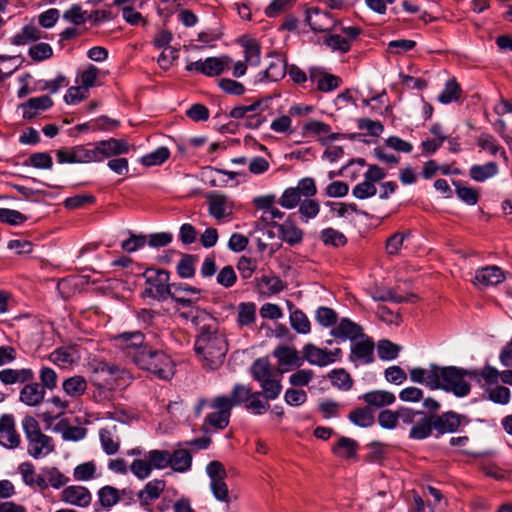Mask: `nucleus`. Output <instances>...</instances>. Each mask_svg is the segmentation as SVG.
<instances>
[{"mask_svg":"<svg viewBox=\"0 0 512 512\" xmlns=\"http://www.w3.org/2000/svg\"><path fill=\"white\" fill-rule=\"evenodd\" d=\"M409 376L412 382L424 384L431 390L442 389L452 392L456 397H465L471 390V385L465 378H477L478 371L430 364L428 369L421 367L411 369Z\"/></svg>","mask_w":512,"mask_h":512,"instance_id":"obj_1","label":"nucleus"},{"mask_svg":"<svg viewBox=\"0 0 512 512\" xmlns=\"http://www.w3.org/2000/svg\"><path fill=\"white\" fill-rule=\"evenodd\" d=\"M143 277L146 280V288L142 295L143 297L152 298L157 301H164L170 297L176 303L183 307H191L195 301L189 297L178 295L180 292H191L194 295H199L201 289L183 284V283H169L170 275L167 270L147 268Z\"/></svg>","mask_w":512,"mask_h":512,"instance_id":"obj_2","label":"nucleus"},{"mask_svg":"<svg viewBox=\"0 0 512 512\" xmlns=\"http://www.w3.org/2000/svg\"><path fill=\"white\" fill-rule=\"evenodd\" d=\"M194 350L206 369H218L224 362L228 344L217 328L203 326L196 337Z\"/></svg>","mask_w":512,"mask_h":512,"instance_id":"obj_3","label":"nucleus"},{"mask_svg":"<svg viewBox=\"0 0 512 512\" xmlns=\"http://www.w3.org/2000/svg\"><path fill=\"white\" fill-rule=\"evenodd\" d=\"M133 362L140 369L146 370L162 380H169L174 375V364L170 356L151 346L144 347L138 353H133Z\"/></svg>","mask_w":512,"mask_h":512,"instance_id":"obj_4","label":"nucleus"},{"mask_svg":"<svg viewBox=\"0 0 512 512\" xmlns=\"http://www.w3.org/2000/svg\"><path fill=\"white\" fill-rule=\"evenodd\" d=\"M117 371L113 364L105 361H99L93 365L92 373L90 376V382L95 387L92 396L97 402L109 400L111 397L112 381L102 379L104 372L113 373Z\"/></svg>","mask_w":512,"mask_h":512,"instance_id":"obj_5","label":"nucleus"},{"mask_svg":"<svg viewBox=\"0 0 512 512\" xmlns=\"http://www.w3.org/2000/svg\"><path fill=\"white\" fill-rule=\"evenodd\" d=\"M210 407L215 411L208 414L203 426L210 425L215 429L223 430L229 425L231 416V405L227 396H217L213 399Z\"/></svg>","mask_w":512,"mask_h":512,"instance_id":"obj_6","label":"nucleus"},{"mask_svg":"<svg viewBox=\"0 0 512 512\" xmlns=\"http://www.w3.org/2000/svg\"><path fill=\"white\" fill-rule=\"evenodd\" d=\"M375 344L372 338L364 335L361 340L354 341L351 346L350 360L359 361L362 364H371L374 362Z\"/></svg>","mask_w":512,"mask_h":512,"instance_id":"obj_7","label":"nucleus"},{"mask_svg":"<svg viewBox=\"0 0 512 512\" xmlns=\"http://www.w3.org/2000/svg\"><path fill=\"white\" fill-rule=\"evenodd\" d=\"M20 442L13 416L9 414L2 415L0 418V444L5 448L15 449Z\"/></svg>","mask_w":512,"mask_h":512,"instance_id":"obj_8","label":"nucleus"},{"mask_svg":"<svg viewBox=\"0 0 512 512\" xmlns=\"http://www.w3.org/2000/svg\"><path fill=\"white\" fill-rule=\"evenodd\" d=\"M61 500L67 504L85 508L91 504V492L84 486L71 485L61 492Z\"/></svg>","mask_w":512,"mask_h":512,"instance_id":"obj_9","label":"nucleus"},{"mask_svg":"<svg viewBox=\"0 0 512 512\" xmlns=\"http://www.w3.org/2000/svg\"><path fill=\"white\" fill-rule=\"evenodd\" d=\"M433 427L438 435L454 433L458 430L464 416L453 411L444 412L441 415L432 414Z\"/></svg>","mask_w":512,"mask_h":512,"instance_id":"obj_10","label":"nucleus"},{"mask_svg":"<svg viewBox=\"0 0 512 512\" xmlns=\"http://www.w3.org/2000/svg\"><path fill=\"white\" fill-rule=\"evenodd\" d=\"M122 349L133 359V353H138L149 345L145 343V336L140 331L123 332L115 337Z\"/></svg>","mask_w":512,"mask_h":512,"instance_id":"obj_11","label":"nucleus"},{"mask_svg":"<svg viewBox=\"0 0 512 512\" xmlns=\"http://www.w3.org/2000/svg\"><path fill=\"white\" fill-rule=\"evenodd\" d=\"M209 214L217 220L223 219L232 214V206L228 197L218 192H211L206 195Z\"/></svg>","mask_w":512,"mask_h":512,"instance_id":"obj_12","label":"nucleus"},{"mask_svg":"<svg viewBox=\"0 0 512 512\" xmlns=\"http://www.w3.org/2000/svg\"><path fill=\"white\" fill-rule=\"evenodd\" d=\"M97 148V155L100 156V161L114 155L126 154L129 151V144L123 139L110 138L95 143Z\"/></svg>","mask_w":512,"mask_h":512,"instance_id":"obj_13","label":"nucleus"},{"mask_svg":"<svg viewBox=\"0 0 512 512\" xmlns=\"http://www.w3.org/2000/svg\"><path fill=\"white\" fill-rule=\"evenodd\" d=\"M53 100L48 95L30 98L28 101L21 103L19 109L22 110V116L26 120H32L38 115V111H45L51 108Z\"/></svg>","mask_w":512,"mask_h":512,"instance_id":"obj_14","label":"nucleus"},{"mask_svg":"<svg viewBox=\"0 0 512 512\" xmlns=\"http://www.w3.org/2000/svg\"><path fill=\"white\" fill-rule=\"evenodd\" d=\"M331 335L338 339H350L354 342L356 339L364 337L365 334L359 324L349 318H342L338 325L331 330Z\"/></svg>","mask_w":512,"mask_h":512,"instance_id":"obj_15","label":"nucleus"},{"mask_svg":"<svg viewBox=\"0 0 512 512\" xmlns=\"http://www.w3.org/2000/svg\"><path fill=\"white\" fill-rule=\"evenodd\" d=\"M165 487L166 482L163 479H153L149 481L145 487L137 493V498L141 506L143 508L150 506L160 497Z\"/></svg>","mask_w":512,"mask_h":512,"instance_id":"obj_16","label":"nucleus"},{"mask_svg":"<svg viewBox=\"0 0 512 512\" xmlns=\"http://www.w3.org/2000/svg\"><path fill=\"white\" fill-rule=\"evenodd\" d=\"M305 21L314 32H325L332 28L333 20L328 12L318 8L306 10Z\"/></svg>","mask_w":512,"mask_h":512,"instance_id":"obj_17","label":"nucleus"},{"mask_svg":"<svg viewBox=\"0 0 512 512\" xmlns=\"http://www.w3.org/2000/svg\"><path fill=\"white\" fill-rule=\"evenodd\" d=\"M278 228L281 239L291 246L297 245L303 240V231L296 226L292 220V216H289L282 224H273Z\"/></svg>","mask_w":512,"mask_h":512,"instance_id":"obj_18","label":"nucleus"},{"mask_svg":"<svg viewBox=\"0 0 512 512\" xmlns=\"http://www.w3.org/2000/svg\"><path fill=\"white\" fill-rule=\"evenodd\" d=\"M45 394L39 383L30 381L21 389L19 399L25 405L35 407L43 402Z\"/></svg>","mask_w":512,"mask_h":512,"instance_id":"obj_19","label":"nucleus"},{"mask_svg":"<svg viewBox=\"0 0 512 512\" xmlns=\"http://www.w3.org/2000/svg\"><path fill=\"white\" fill-rule=\"evenodd\" d=\"M28 441V454L36 459L54 450L52 438L42 432L38 433L37 436L28 438Z\"/></svg>","mask_w":512,"mask_h":512,"instance_id":"obj_20","label":"nucleus"},{"mask_svg":"<svg viewBox=\"0 0 512 512\" xmlns=\"http://www.w3.org/2000/svg\"><path fill=\"white\" fill-rule=\"evenodd\" d=\"M505 280V274L498 266H487L478 269L475 274V282L483 286H495Z\"/></svg>","mask_w":512,"mask_h":512,"instance_id":"obj_21","label":"nucleus"},{"mask_svg":"<svg viewBox=\"0 0 512 512\" xmlns=\"http://www.w3.org/2000/svg\"><path fill=\"white\" fill-rule=\"evenodd\" d=\"M34 377V372L30 368H7L0 371V381L5 385L30 382Z\"/></svg>","mask_w":512,"mask_h":512,"instance_id":"obj_22","label":"nucleus"},{"mask_svg":"<svg viewBox=\"0 0 512 512\" xmlns=\"http://www.w3.org/2000/svg\"><path fill=\"white\" fill-rule=\"evenodd\" d=\"M303 358L310 364L320 367L334 362V359L330 358V355H328V350L321 349L310 343L303 347Z\"/></svg>","mask_w":512,"mask_h":512,"instance_id":"obj_23","label":"nucleus"},{"mask_svg":"<svg viewBox=\"0 0 512 512\" xmlns=\"http://www.w3.org/2000/svg\"><path fill=\"white\" fill-rule=\"evenodd\" d=\"M273 355L278 359L279 365L293 366L299 368L304 363V358L300 356L299 352L289 346H278L274 351Z\"/></svg>","mask_w":512,"mask_h":512,"instance_id":"obj_24","label":"nucleus"},{"mask_svg":"<svg viewBox=\"0 0 512 512\" xmlns=\"http://www.w3.org/2000/svg\"><path fill=\"white\" fill-rule=\"evenodd\" d=\"M368 407L383 408L393 404L396 400L392 392L386 390H373L361 397Z\"/></svg>","mask_w":512,"mask_h":512,"instance_id":"obj_25","label":"nucleus"},{"mask_svg":"<svg viewBox=\"0 0 512 512\" xmlns=\"http://www.w3.org/2000/svg\"><path fill=\"white\" fill-rule=\"evenodd\" d=\"M269 56L272 57V61L270 62L268 68L261 73L262 77L260 80L267 79L271 81H278L282 79L286 74V62L276 52H271Z\"/></svg>","mask_w":512,"mask_h":512,"instance_id":"obj_26","label":"nucleus"},{"mask_svg":"<svg viewBox=\"0 0 512 512\" xmlns=\"http://www.w3.org/2000/svg\"><path fill=\"white\" fill-rule=\"evenodd\" d=\"M433 419L432 414L427 415L425 412L418 418L414 425H412L409 438L413 440H423L428 438L433 432Z\"/></svg>","mask_w":512,"mask_h":512,"instance_id":"obj_27","label":"nucleus"},{"mask_svg":"<svg viewBox=\"0 0 512 512\" xmlns=\"http://www.w3.org/2000/svg\"><path fill=\"white\" fill-rule=\"evenodd\" d=\"M101 446L107 455H114L119 451L120 439L116 435V426L101 428L99 431Z\"/></svg>","mask_w":512,"mask_h":512,"instance_id":"obj_28","label":"nucleus"},{"mask_svg":"<svg viewBox=\"0 0 512 512\" xmlns=\"http://www.w3.org/2000/svg\"><path fill=\"white\" fill-rule=\"evenodd\" d=\"M19 472L22 475L23 481L28 486L36 485L41 490L48 488V483L45 480L44 474L38 475L35 472L33 464L30 462H24L19 465Z\"/></svg>","mask_w":512,"mask_h":512,"instance_id":"obj_29","label":"nucleus"},{"mask_svg":"<svg viewBox=\"0 0 512 512\" xmlns=\"http://www.w3.org/2000/svg\"><path fill=\"white\" fill-rule=\"evenodd\" d=\"M97 495L98 501L95 505L102 509H110L121 500L120 490L110 485L101 487Z\"/></svg>","mask_w":512,"mask_h":512,"instance_id":"obj_30","label":"nucleus"},{"mask_svg":"<svg viewBox=\"0 0 512 512\" xmlns=\"http://www.w3.org/2000/svg\"><path fill=\"white\" fill-rule=\"evenodd\" d=\"M358 443L351 438L341 436L338 442L332 447V452L341 458L350 459L356 456Z\"/></svg>","mask_w":512,"mask_h":512,"instance_id":"obj_31","label":"nucleus"},{"mask_svg":"<svg viewBox=\"0 0 512 512\" xmlns=\"http://www.w3.org/2000/svg\"><path fill=\"white\" fill-rule=\"evenodd\" d=\"M250 371L253 379L257 382H261L276 375L275 370L267 358L256 359L253 362Z\"/></svg>","mask_w":512,"mask_h":512,"instance_id":"obj_32","label":"nucleus"},{"mask_svg":"<svg viewBox=\"0 0 512 512\" xmlns=\"http://www.w3.org/2000/svg\"><path fill=\"white\" fill-rule=\"evenodd\" d=\"M192 455L186 449H178L170 453V467L176 472H186L191 468Z\"/></svg>","mask_w":512,"mask_h":512,"instance_id":"obj_33","label":"nucleus"},{"mask_svg":"<svg viewBox=\"0 0 512 512\" xmlns=\"http://www.w3.org/2000/svg\"><path fill=\"white\" fill-rule=\"evenodd\" d=\"M498 165L495 162H488L484 165H473L469 169V176L476 182H484L498 173Z\"/></svg>","mask_w":512,"mask_h":512,"instance_id":"obj_34","label":"nucleus"},{"mask_svg":"<svg viewBox=\"0 0 512 512\" xmlns=\"http://www.w3.org/2000/svg\"><path fill=\"white\" fill-rule=\"evenodd\" d=\"M62 388L68 396L79 397L85 393L87 381L83 376L75 375L64 380Z\"/></svg>","mask_w":512,"mask_h":512,"instance_id":"obj_35","label":"nucleus"},{"mask_svg":"<svg viewBox=\"0 0 512 512\" xmlns=\"http://www.w3.org/2000/svg\"><path fill=\"white\" fill-rule=\"evenodd\" d=\"M232 63L229 56L209 57L205 60L204 75L214 77L220 75Z\"/></svg>","mask_w":512,"mask_h":512,"instance_id":"obj_36","label":"nucleus"},{"mask_svg":"<svg viewBox=\"0 0 512 512\" xmlns=\"http://www.w3.org/2000/svg\"><path fill=\"white\" fill-rule=\"evenodd\" d=\"M271 99V97H266L255 101L251 105L237 106L230 111L229 116L234 119L246 118L247 114L250 112H257L258 110L266 109Z\"/></svg>","mask_w":512,"mask_h":512,"instance_id":"obj_37","label":"nucleus"},{"mask_svg":"<svg viewBox=\"0 0 512 512\" xmlns=\"http://www.w3.org/2000/svg\"><path fill=\"white\" fill-rule=\"evenodd\" d=\"M348 419L355 425L363 428L370 427L374 424V415L370 410V407L357 408L351 411L348 415Z\"/></svg>","mask_w":512,"mask_h":512,"instance_id":"obj_38","label":"nucleus"},{"mask_svg":"<svg viewBox=\"0 0 512 512\" xmlns=\"http://www.w3.org/2000/svg\"><path fill=\"white\" fill-rule=\"evenodd\" d=\"M42 37V32L33 25L24 26L11 40L13 45H25L28 42L37 41Z\"/></svg>","mask_w":512,"mask_h":512,"instance_id":"obj_39","label":"nucleus"},{"mask_svg":"<svg viewBox=\"0 0 512 512\" xmlns=\"http://www.w3.org/2000/svg\"><path fill=\"white\" fill-rule=\"evenodd\" d=\"M256 320V305L252 302H241L238 305L237 323L240 327L250 326Z\"/></svg>","mask_w":512,"mask_h":512,"instance_id":"obj_40","label":"nucleus"},{"mask_svg":"<svg viewBox=\"0 0 512 512\" xmlns=\"http://www.w3.org/2000/svg\"><path fill=\"white\" fill-rule=\"evenodd\" d=\"M261 391H258L266 400H275L282 391V384L279 379L270 377L259 382Z\"/></svg>","mask_w":512,"mask_h":512,"instance_id":"obj_41","label":"nucleus"},{"mask_svg":"<svg viewBox=\"0 0 512 512\" xmlns=\"http://www.w3.org/2000/svg\"><path fill=\"white\" fill-rule=\"evenodd\" d=\"M333 386L339 390L348 391L353 386V379L345 369H334L328 374Z\"/></svg>","mask_w":512,"mask_h":512,"instance_id":"obj_42","label":"nucleus"},{"mask_svg":"<svg viewBox=\"0 0 512 512\" xmlns=\"http://www.w3.org/2000/svg\"><path fill=\"white\" fill-rule=\"evenodd\" d=\"M320 239L326 246L343 247L347 244V237L334 228H325L320 233Z\"/></svg>","mask_w":512,"mask_h":512,"instance_id":"obj_43","label":"nucleus"},{"mask_svg":"<svg viewBox=\"0 0 512 512\" xmlns=\"http://www.w3.org/2000/svg\"><path fill=\"white\" fill-rule=\"evenodd\" d=\"M253 394L254 392H252L250 387L243 384H236L232 389L230 397H228V403L231 405V409L241 404L246 405Z\"/></svg>","mask_w":512,"mask_h":512,"instance_id":"obj_44","label":"nucleus"},{"mask_svg":"<svg viewBox=\"0 0 512 512\" xmlns=\"http://www.w3.org/2000/svg\"><path fill=\"white\" fill-rule=\"evenodd\" d=\"M56 431L62 432L64 440L79 441L86 436L87 429L80 426H69L65 421H60L56 427Z\"/></svg>","mask_w":512,"mask_h":512,"instance_id":"obj_45","label":"nucleus"},{"mask_svg":"<svg viewBox=\"0 0 512 512\" xmlns=\"http://www.w3.org/2000/svg\"><path fill=\"white\" fill-rule=\"evenodd\" d=\"M77 163H89L100 161V156L97 155L96 144L78 145L73 147Z\"/></svg>","mask_w":512,"mask_h":512,"instance_id":"obj_46","label":"nucleus"},{"mask_svg":"<svg viewBox=\"0 0 512 512\" xmlns=\"http://www.w3.org/2000/svg\"><path fill=\"white\" fill-rule=\"evenodd\" d=\"M245 62L251 66H257L261 61V47L254 39L243 42Z\"/></svg>","mask_w":512,"mask_h":512,"instance_id":"obj_47","label":"nucleus"},{"mask_svg":"<svg viewBox=\"0 0 512 512\" xmlns=\"http://www.w3.org/2000/svg\"><path fill=\"white\" fill-rule=\"evenodd\" d=\"M197 256L191 254H184L177 264V274L184 279L192 278L195 275V263Z\"/></svg>","mask_w":512,"mask_h":512,"instance_id":"obj_48","label":"nucleus"},{"mask_svg":"<svg viewBox=\"0 0 512 512\" xmlns=\"http://www.w3.org/2000/svg\"><path fill=\"white\" fill-rule=\"evenodd\" d=\"M400 351L401 346L391 342L390 340L382 339L378 342L377 352L379 358L382 360H393L398 357Z\"/></svg>","mask_w":512,"mask_h":512,"instance_id":"obj_49","label":"nucleus"},{"mask_svg":"<svg viewBox=\"0 0 512 512\" xmlns=\"http://www.w3.org/2000/svg\"><path fill=\"white\" fill-rule=\"evenodd\" d=\"M461 88L455 79H450L446 82L445 88L438 96L439 102L448 104L452 101H457L461 95Z\"/></svg>","mask_w":512,"mask_h":512,"instance_id":"obj_50","label":"nucleus"},{"mask_svg":"<svg viewBox=\"0 0 512 512\" xmlns=\"http://www.w3.org/2000/svg\"><path fill=\"white\" fill-rule=\"evenodd\" d=\"M147 459L153 469H164L170 466V452L166 450H151L147 453Z\"/></svg>","mask_w":512,"mask_h":512,"instance_id":"obj_51","label":"nucleus"},{"mask_svg":"<svg viewBox=\"0 0 512 512\" xmlns=\"http://www.w3.org/2000/svg\"><path fill=\"white\" fill-rule=\"evenodd\" d=\"M170 156V151L166 147H159L155 151L143 156L141 163L145 166L161 165Z\"/></svg>","mask_w":512,"mask_h":512,"instance_id":"obj_52","label":"nucleus"},{"mask_svg":"<svg viewBox=\"0 0 512 512\" xmlns=\"http://www.w3.org/2000/svg\"><path fill=\"white\" fill-rule=\"evenodd\" d=\"M455 186V192L457 196L468 205H475L478 202L479 194L478 191L468 187L463 186L460 181H453Z\"/></svg>","mask_w":512,"mask_h":512,"instance_id":"obj_53","label":"nucleus"},{"mask_svg":"<svg viewBox=\"0 0 512 512\" xmlns=\"http://www.w3.org/2000/svg\"><path fill=\"white\" fill-rule=\"evenodd\" d=\"M290 323L292 328L298 333L307 334L310 332V321L299 309L294 310L290 314Z\"/></svg>","mask_w":512,"mask_h":512,"instance_id":"obj_54","label":"nucleus"},{"mask_svg":"<svg viewBox=\"0 0 512 512\" xmlns=\"http://www.w3.org/2000/svg\"><path fill=\"white\" fill-rule=\"evenodd\" d=\"M260 396H262L260 393L254 392L253 396H251L250 400L245 405V408L255 415H262L270 409L269 400L262 401Z\"/></svg>","mask_w":512,"mask_h":512,"instance_id":"obj_55","label":"nucleus"},{"mask_svg":"<svg viewBox=\"0 0 512 512\" xmlns=\"http://www.w3.org/2000/svg\"><path fill=\"white\" fill-rule=\"evenodd\" d=\"M43 474L45 477V480L48 483V486L51 485L53 488H60L61 486H64L68 478L65 477L57 468H45L43 469Z\"/></svg>","mask_w":512,"mask_h":512,"instance_id":"obj_56","label":"nucleus"},{"mask_svg":"<svg viewBox=\"0 0 512 512\" xmlns=\"http://www.w3.org/2000/svg\"><path fill=\"white\" fill-rule=\"evenodd\" d=\"M53 55L52 47L48 43H38L30 47L29 56L34 61H43L49 59Z\"/></svg>","mask_w":512,"mask_h":512,"instance_id":"obj_57","label":"nucleus"},{"mask_svg":"<svg viewBox=\"0 0 512 512\" xmlns=\"http://www.w3.org/2000/svg\"><path fill=\"white\" fill-rule=\"evenodd\" d=\"M150 462L142 459H135L130 465V471L140 480L148 478L152 473Z\"/></svg>","mask_w":512,"mask_h":512,"instance_id":"obj_58","label":"nucleus"},{"mask_svg":"<svg viewBox=\"0 0 512 512\" xmlns=\"http://www.w3.org/2000/svg\"><path fill=\"white\" fill-rule=\"evenodd\" d=\"M27 220V216L13 209L0 208V221L10 225H20Z\"/></svg>","mask_w":512,"mask_h":512,"instance_id":"obj_59","label":"nucleus"},{"mask_svg":"<svg viewBox=\"0 0 512 512\" xmlns=\"http://www.w3.org/2000/svg\"><path fill=\"white\" fill-rule=\"evenodd\" d=\"M377 192V188L373 183L363 180L358 183L352 190V195L357 199L364 200L374 196Z\"/></svg>","mask_w":512,"mask_h":512,"instance_id":"obj_60","label":"nucleus"},{"mask_svg":"<svg viewBox=\"0 0 512 512\" xmlns=\"http://www.w3.org/2000/svg\"><path fill=\"white\" fill-rule=\"evenodd\" d=\"M296 0H273L265 9V15L269 18L276 17L294 5Z\"/></svg>","mask_w":512,"mask_h":512,"instance_id":"obj_61","label":"nucleus"},{"mask_svg":"<svg viewBox=\"0 0 512 512\" xmlns=\"http://www.w3.org/2000/svg\"><path fill=\"white\" fill-rule=\"evenodd\" d=\"M316 320L323 327L333 326L337 321L336 312L329 307H319L316 311Z\"/></svg>","mask_w":512,"mask_h":512,"instance_id":"obj_62","label":"nucleus"},{"mask_svg":"<svg viewBox=\"0 0 512 512\" xmlns=\"http://www.w3.org/2000/svg\"><path fill=\"white\" fill-rule=\"evenodd\" d=\"M300 196L299 189L294 187L287 188L283 192L279 200V204L286 209H292L300 202Z\"/></svg>","mask_w":512,"mask_h":512,"instance_id":"obj_63","label":"nucleus"},{"mask_svg":"<svg viewBox=\"0 0 512 512\" xmlns=\"http://www.w3.org/2000/svg\"><path fill=\"white\" fill-rule=\"evenodd\" d=\"M29 163L38 169H51L53 165L52 157L46 152H36L29 156Z\"/></svg>","mask_w":512,"mask_h":512,"instance_id":"obj_64","label":"nucleus"}]
</instances>
